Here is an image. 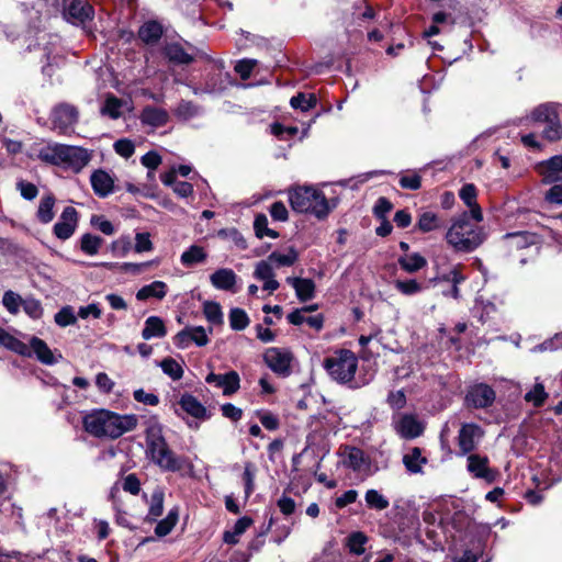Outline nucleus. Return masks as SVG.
<instances>
[{
	"instance_id": "1",
	"label": "nucleus",
	"mask_w": 562,
	"mask_h": 562,
	"mask_svg": "<svg viewBox=\"0 0 562 562\" xmlns=\"http://www.w3.org/2000/svg\"><path fill=\"white\" fill-rule=\"evenodd\" d=\"M136 426L135 415H120L108 409H92L82 417L85 431L99 439H117Z\"/></svg>"
},
{
	"instance_id": "2",
	"label": "nucleus",
	"mask_w": 562,
	"mask_h": 562,
	"mask_svg": "<svg viewBox=\"0 0 562 562\" xmlns=\"http://www.w3.org/2000/svg\"><path fill=\"white\" fill-rule=\"evenodd\" d=\"M37 157L49 165L80 172L92 158V150L80 146L49 143L42 147Z\"/></svg>"
},
{
	"instance_id": "3",
	"label": "nucleus",
	"mask_w": 562,
	"mask_h": 562,
	"mask_svg": "<svg viewBox=\"0 0 562 562\" xmlns=\"http://www.w3.org/2000/svg\"><path fill=\"white\" fill-rule=\"evenodd\" d=\"M446 240L458 252H472L485 240L482 227L472 223L467 212L458 216L446 234Z\"/></svg>"
},
{
	"instance_id": "4",
	"label": "nucleus",
	"mask_w": 562,
	"mask_h": 562,
	"mask_svg": "<svg viewBox=\"0 0 562 562\" xmlns=\"http://www.w3.org/2000/svg\"><path fill=\"white\" fill-rule=\"evenodd\" d=\"M292 209L299 213H311L317 218L328 215L330 207L325 195L312 187H299L289 192Z\"/></svg>"
},
{
	"instance_id": "5",
	"label": "nucleus",
	"mask_w": 562,
	"mask_h": 562,
	"mask_svg": "<svg viewBox=\"0 0 562 562\" xmlns=\"http://www.w3.org/2000/svg\"><path fill=\"white\" fill-rule=\"evenodd\" d=\"M9 338L12 340V346L3 345V347L20 356L35 357L41 363L46 366L56 364L63 359V355L58 350H52L43 339L36 336L30 337L29 344L23 342L11 334H9Z\"/></svg>"
},
{
	"instance_id": "6",
	"label": "nucleus",
	"mask_w": 562,
	"mask_h": 562,
	"mask_svg": "<svg viewBox=\"0 0 562 562\" xmlns=\"http://www.w3.org/2000/svg\"><path fill=\"white\" fill-rule=\"evenodd\" d=\"M562 114V104L548 102L536 106L530 117L535 122L544 123L546 127L542 135L550 142L559 140L562 138V124L560 123V115Z\"/></svg>"
},
{
	"instance_id": "7",
	"label": "nucleus",
	"mask_w": 562,
	"mask_h": 562,
	"mask_svg": "<svg viewBox=\"0 0 562 562\" xmlns=\"http://www.w3.org/2000/svg\"><path fill=\"white\" fill-rule=\"evenodd\" d=\"M328 374L339 383H346L353 379L358 367V360L350 350H340L336 356L327 358L324 363Z\"/></svg>"
},
{
	"instance_id": "8",
	"label": "nucleus",
	"mask_w": 562,
	"mask_h": 562,
	"mask_svg": "<svg viewBox=\"0 0 562 562\" xmlns=\"http://www.w3.org/2000/svg\"><path fill=\"white\" fill-rule=\"evenodd\" d=\"M78 116V110L74 105L67 103L56 105L50 113L53 130L59 134L72 132Z\"/></svg>"
},
{
	"instance_id": "9",
	"label": "nucleus",
	"mask_w": 562,
	"mask_h": 562,
	"mask_svg": "<svg viewBox=\"0 0 562 562\" xmlns=\"http://www.w3.org/2000/svg\"><path fill=\"white\" fill-rule=\"evenodd\" d=\"M484 437V430L474 423H464L461 425L458 434V446L461 456L472 453Z\"/></svg>"
},
{
	"instance_id": "10",
	"label": "nucleus",
	"mask_w": 562,
	"mask_h": 562,
	"mask_svg": "<svg viewBox=\"0 0 562 562\" xmlns=\"http://www.w3.org/2000/svg\"><path fill=\"white\" fill-rule=\"evenodd\" d=\"M267 366L277 374L288 376L291 374L292 353L286 349L271 347L263 355Z\"/></svg>"
},
{
	"instance_id": "11",
	"label": "nucleus",
	"mask_w": 562,
	"mask_h": 562,
	"mask_svg": "<svg viewBox=\"0 0 562 562\" xmlns=\"http://www.w3.org/2000/svg\"><path fill=\"white\" fill-rule=\"evenodd\" d=\"M78 226V212L72 206H66L53 227L54 235L60 240L69 239Z\"/></svg>"
},
{
	"instance_id": "12",
	"label": "nucleus",
	"mask_w": 562,
	"mask_h": 562,
	"mask_svg": "<svg viewBox=\"0 0 562 562\" xmlns=\"http://www.w3.org/2000/svg\"><path fill=\"white\" fill-rule=\"evenodd\" d=\"M495 397V391L490 385L479 383L470 387L465 402L468 406L474 408H487L493 405Z\"/></svg>"
},
{
	"instance_id": "13",
	"label": "nucleus",
	"mask_w": 562,
	"mask_h": 562,
	"mask_svg": "<svg viewBox=\"0 0 562 562\" xmlns=\"http://www.w3.org/2000/svg\"><path fill=\"white\" fill-rule=\"evenodd\" d=\"M467 470L476 479H483L492 483L496 477V471L488 467L490 460L486 456L476 453L468 454Z\"/></svg>"
},
{
	"instance_id": "14",
	"label": "nucleus",
	"mask_w": 562,
	"mask_h": 562,
	"mask_svg": "<svg viewBox=\"0 0 562 562\" xmlns=\"http://www.w3.org/2000/svg\"><path fill=\"white\" fill-rule=\"evenodd\" d=\"M94 11L86 0H72L64 11V18L67 22L75 25L83 24L93 18Z\"/></svg>"
},
{
	"instance_id": "15",
	"label": "nucleus",
	"mask_w": 562,
	"mask_h": 562,
	"mask_svg": "<svg viewBox=\"0 0 562 562\" xmlns=\"http://www.w3.org/2000/svg\"><path fill=\"white\" fill-rule=\"evenodd\" d=\"M191 342L199 347L209 342L207 333L202 326L186 327L175 336V345L181 349L188 348Z\"/></svg>"
},
{
	"instance_id": "16",
	"label": "nucleus",
	"mask_w": 562,
	"mask_h": 562,
	"mask_svg": "<svg viewBox=\"0 0 562 562\" xmlns=\"http://www.w3.org/2000/svg\"><path fill=\"white\" fill-rule=\"evenodd\" d=\"M461 269L462 268H461L460 265L452 266L447 271L437 272L436 277L432 278L430 280V282H432L434 284H436L438 282L451 283L450 290L449 291H445L443 294L445 295H450V296H452L454 299H459L460 297V291H459L458 285L460 283H462L467 279L465 276L462 274Z\"/></svg>"
},
{
	"instance_id": "17",
	"label": "nucleus",
	"mask_w": 562,
	"mask_h": 562,
	"mask_svg": "<svg viewBox=\"0 0 562 562\" xmlns=\"http://www.w3.org/2000/svg\"><path fill=\"white\" fill-rule=\"evenodd\" d=\"M340 457L342 465L355 472H362L369 469V459L357 447H345L340 452Z\"/></svg>"
},
{
	"instance_id": "18",
	"label": "nucleus",
	"mask_w": 562,
	"mask_h": 562,
	"mask_svg": "<svg viewBox=\"0 0 562 562\" xmlns=\"http://www.w3.org/2000/svg\"><path fill=\"white\" fill-rule=\"evenodd\" d=\"M206 383L223 390L224 395H232L239 389L240 379L236 371H229L225 374L211 372L205 378Z\"/></svg>"
},
{
	"instance_id": "19",
	"label": "nucleus",
	"mask_w": 562,
	"mask_h": 562,
	"mask_svg": "<svg viewBox=\"0 0 562 562\" xmlns=\"http://www.w3.org/2000/svg\"><path fill=\"white\" fill-rule=\"evenodd\" d=\"M254 278L258 281H262V289L268 291L270 294L277 291L280 286L279 281L276 279L274 267L268 261V259L260 260L256 263Z\"/></svg>"
},
{
	"instance_id": "20",
	"label": "nucleus",
	"mask_w": 562,
	"mask_h": 562,
	"mask_svg": "<svg viewBox=\"0 0 562 562\" xmlns=\"http://www.w3.org/2000/svg\"><path fill=\"white\" fill-rule=\"evenodd\" d=\"M93 192L99 198L109 196L114 190V179L103 169L94 170L90 176Z\"/></svg>"
},
{
	"instance_id": "21",
	"label": "nucleus",
	"mask_w": 562,
	"mask_h": 562,
	"mask_svg": "<svg viewBox=\"0 0 562 562\" xmlns=\"http://www.w3.org/2000/svg\"><path fill=\"white\" fill-rule=\"evenodd\" d=\"M395 431L405 439H413L422 435L423 426L413 415H402L394 420Z\"/></svg>"
},
{
	"instance_id": "22",
	"label": "nucleus",
	"mask_w": 562,
	"mask_h": 562,
	"mask_svg": "<svg viewBox=\"0 0 562 562\" xmlns=\"http://www.w3.org/2000/svg\"><path fill=\"white\" fill-rule=\"evenodd\" d=\"M504 240L508 249H524L540 244L538 234L530 232L507 233Z\"/></svg>"
},
{
	"instance_id": "23",
	"label": "nucleus",
	"mask_w": 562,
	"mask_h": 562,
	"mask_svg": "<svg viewBox=\"0 0 562 562\" xmlns=\"http://www.w3.org/2000/svg\"><path fill=\"white\" fill-rule=\"evenodd\" d=\"M168 446L166 439L162 436V427L154 423L146 429V453L150 458L162 448Z\"/></svg>"
},
{
	"instance_id": "24",
	"label": "nucleus",
	"mask_w": 562,
	"mask_h": 562,
	"mask_svg": "<svg viewBox=\"0 0 562 562\" xmlns=\"http://www.w3.org/2000/svg\"><path fill=\"white\" fill-rule=\"evenodd\" d=\"M237 281V274L229 268L217 269L210 276L211 284L222 291H235V284Z\"/></svg>"
},
{
	"instance_id": "25",
	"label": "nucleus",
	"mask_w": 562,
	"mask_h": 562,
	"mask_svg": "<svg viewBox=\"0 0 562 562\" xmlns=\"http://www.w3.org/2000/svg\"><path fill=\"white\" fill-rule=\"evenodd\" d=\"M539 171L544 183L562 179V155L553 156L539 165Z\"/></svg>"
},
{
	"instance_id": "26",
	"label": "nucleus",
	"mask_w": 562,
	"mask_h": 562,
	"mask_svg": "<svg viewBox=\"0 0 562 562\" xmlns=\"http://www.w3.org/2000/svg\"><path fill=\"white\" fill-rule=\"evenodd\" d=\"M150 460L165 471L176 472L182 467L181 460L176 457L168 446L150 457Z\"/></svg>"
},
{
	"instance_id": "27",
	"label": "nucleus",
	"mask_w": 562,
	"mask_h": 562,
	"mask_svg": "<svg viewBox=\"0 0 562 562\" xmlns=\"http://www.w3.org/2000/svg\"><path fill=\"white\" fill-rule=\"evenodd\" d=\"M460 199L470 209V215L475 222L483 220L482 210L476 203V188L472 183L464 184L459 191Z\"/></svg>"
},
{
	"instance_id": "28",
	"label": "nucleus",
	"mask_w": 562,
	"mask_h": 562,
	"mask_svg": "<svg viewBox=\"0 0 562 562\" xmlns=\"http://www.w3.org/2000/svg\"><path fill=\"white\" fill-rule=\"evenodd\" d=\"M286 283L295 290L296 296L301 302L312 300L315 295V283L312 279L288 277Z\"/></svg>"
},
{
	"instance_id": "29",
	"label": "nucleus",
	"mask_w": 562,
	"mask_h": 562,
	"mask_svg": "<svg viewBox=\"0 0 562 562\" xmlns=\"http://www.w3.org/2000/svg\"><path fill=\"white\" fill-rule=\"evenodd\" d=\"M164 53L169 61L177 65H189L194 60V56L186 52L179 43L167 44L164 48Z\"/></svg>"
},
{
	"instance_id": "30",
	"label": "nucleus",
	"mask_w": 562,
	"mask_h": 562,
	"mask_svg": "<svg viewBox=\"0 0 562 562\" xmlns=\"http://www.w3.org/2000/svg\"><path fill=\"white\" fill-rule=\"evenodd\" d=\"M167 334V329L164 321L158 316H149L145 321L144 328L142 330V337L145 340L153 338H162Z\"/></svg>"
},
{
	"instance_id": "31",
	"label": "nucleus",
	"mask_w": 562,
	"mask_h": 562,
	"mask_svg": "<svg viewBox=\"0 0 562 562\" xmlns=\"http://www.w3.org/2000/svg\"><path fill=\"white\" fill-rule=\"evenodd\" d=\"M167 294V284L162 281H154L149 284L142 286L137 293L138 301H146L149 299L162 300Z\"/></svg>"
},
{
	"instance_id": "32",
	"label": "nucleus",
	"mask_w": 562,
	"mask_h": 562,
	"mask_svg": "<svg viewBox=\"0 0 562 562\" xmlns=\"http://www.w3.org/2000/svg\"><path fill=\"white\" fill-rule=\"evenodd\" d=\"M168 119L169 115L166 110L155 106H146L140 115L142 122L153 127L164 126Z\"/></svg>"
},
{
	"instance_id": "33",
	"label": "nucleus",
	"mask_w": 562,
	"mask_h": 562,
	"mask_svg": "<svg viewBox=\"0 0 562 562\" xmlns=\"http://www.w3.org/2000/svg\"><path fill=\"white\" fill-rule=\"evenodd\" d=\"M56 199L52 193L43 195L36 212V217L42 224L50 223L55 217L54 206Z\"/></svg>"
},
{
	"instance_id": "34",
	"label": "nucleus",
	"mask_w": 562,
	"mask_h": 562,
	"mask_svg": "<svg viewBox=\"0 0 562 562\" xmlns=\"http://www.w3.org/2000/svg\"><path fill=\"white\" fill-rule=\"evenodd\" d=\"M288 321L292 325H302L306 323L310 327L321 330L324 325V317L322 314H317L314 316H305L301 310H294L288 315Z\"/></svg>"
},
{
	"instance_id": "35",
	"label": "nucleus",
	"mask_w": 562,
	"mask_h": 562,
	"mask_svg": "<svg viewBox=\"0 0 562 562\" xmlns=\"http://www.w3.org/2000/svg\"><path fill=\"white\" fill-rule=\"evenodd\" d=\"M179 405L181 408L188 413L189 415L195 418H205L206 417V408L202 405V403L191 394H184L181 396Z\"/></svg>"
},
{
	"instance_id": "36",
	"label": "nucleus",
	"mask_w": 562,
	"mask_h": 562,
	"mask_svg": "<svg viewBox=\"0 0 562 562\" xmlns=\"http://www.w3.org/2000/svg\"><path fill=\"white\" fill-rule=\"evenodd\" d=\"M161 35L162 26L156 21H147L138 30L139 38L146 44L157 43Z\"/></svg>"
},
{
	"instance_id": "37",
	"label": "nucleus",
	"mask_w": 562,
	"mask_h": 562,
	"mask_svg": "<svg viewBox=\"0 0 562 562\" xmlns=\"http://www.w3.org/2000/svg\"><path fill=\"white\" fill-rule=\"evenodd\" d=\"M267 259L274 268L291 267L297 261L299 254L290 247L285 252L272 251Z\"/></svg>"
},
{
	"instance_id": "38",
	"label": "nucleus",
	"mask_w": 562,
	"mask_h": 562,
	"mask_svg": "<svg viewBox=\"0 0 562 562\" xmlns=\"http://www.w3.org/2000/svg\"><path fill=\"white\" fill-rule=\"evenodd\" d=\"M403 463L409 473H420L423 465L427 463V459L422 456L419 448H413L403 457Z\"/></svg>"
},
{
	"instance_id": "39",
	"label": "nucleus",
	"mask_w": 562,
	"mask_h": 562,
	"mask_svg": "<svg viewBox=\"0 0 562 562\" xmlns=\"http://www.w3.org/2000/svg\"><path fill=\"white\" fill-rule=\"evenodd\" d=\"M252 519L244 516L239 518L232 531H225L223 540L227 544H236L239 541V537L251 526Z\"/></svg>"
},
{
	"instance_id": "40",
	"label": "nucleus",
	"mask_w": 562,
	"mask_h": 562,
	"mask_svg": "<svg viewBox=\"0 0 562 562\" xmlns=\"http://www.w3.org/2000/svg\"><path fill=\"white\" fill-rule=\"evenodd\" d=\"M398 263L404 271L413 273L424 268L427 261L422 255L415 252L401 257Z\"/></svg>"
},
{
	"instance_id": "41",
	"label": "nucleus",
	"mask_w": 562,
	"mask_h": 562,
	"mask_svg": "<svg viewBox=\"0 0 562 562\" xmlns=\"http://www.w3.org/2000/svg\"><path fill=\"white\" fill-rule=\"evenodd\" d=\"M158 366L161 368L162 372L173 381H178L183 376L184 371L182 364L171 357L162 359Z\"/></svg>"
},
{
	"instance_id": "42",
	"label": "nucleus",
	"mask_w": 562,
	"mask_h": 562,
	"mask_svg": "<svg viewBox=\"0 0 562 562\" xmlns=\"http://www.w3.org/2000/svg\"><path fill=\"white\" fill-rule=\"evenodd\" d=\"M206 259V252L198 245H192L181 255V263L186 267H191L201 263Z\"/></svg>"
},
{
	"instance_id": "43",
	"label": "nucleus",
	"mask_w": 562,
	"mask_h": 562,
	"mask_svg": "<svg viewBox=\"0 0 562 562\" xmlns=\"http://www.w3.org/2000/svg\"><path fill=\"white\" fill-rule=\"evenodd\" d=\"M317 98L315 94H305V93H297L296 95L292 97L290 100V104L293 109L301 110L302 112H306L313 108L316 106Z\"/></svg>"
},
{
	"instance_id": "44",
	"label": "nucleus",
	"mask_w": 562,
	"mask_h": 562,
	"mask_svg": "<svg viewBox=\"0 0 562 562\" xmlns=\"http://www.w3.org/2000/svg\"><path fill=\"white\" fill-rule=\"evenodd\" d=\"M394 286L398 292L408 296L420 293L426 289L423 283H419L415 279L396 280Z\"/></svg>"
},
{
	"instance_id": "45",
	"label": "nucleus",
	"mask_w": 562,
	"mask_h": 562,
	"mask_svg": "<svg viewBox=\"0 0 562 562\" xmlns=\"http://www.w3.org/2000/svg\"><path fill=\"white\" fill-rule=\"evenodd\" d=\"M103 243V239L92 234H83L80 239V249L90 256L97 255Z\"/></svg>"
},
{
	"instance_id": "46",
	"label": "nucleus",
	"mask_w": 562,
	"mask_h": 562,
	"mask_svg": "<svg viewBox=\"0 0 562 562\" xmlns=\"http://www.w3.org/2000/svg\"><path fill=\"white\" fill-rule=\"evenodd\" d=\"M524 398L526 402L532 403L535 407H540L548 398V393L543 384L537 381L535 386L525 394Z\"/></svg>"
},
{
	"instance_id": "47",
	"label": "nucleus",
	"mask_w": 562,
	"mask_h": 562,
	"mask_svg": "<svg viewBox=\"0 0 562 562\" xmlns=\"http://www.w3.org/2000/svg\"><path fill=\"white\" fill-rule=\"evenodd\" d=\"M364 498L367 505L372 509L384 510L390 505L389 499L376 490H368Z\"/></svg>"
},
{
	"instance_id": "48",
	"label": "nucleus",
	"mask_w": 562,
	"mask_h": 562,
	"mask_svg": "<svg viewBox=\"0 0 562 562\" xmlns=\"http://www.w3.org/2000/svg\"><path fill=\"white\" fill-rule=\"evenodd\" d=\"M177 521H178V509L173 508L168 513L166 518H164L162 520H160L157 524V526L155 528V533L158 537L167 536L173 529Z\"/></svg>"
},
{
	"instance_id": "49",
	"label": "nucleus",
	"mask_w": 562,
	"mask_h": 562,
	"mask_svg": "<svg viewBox=\"0 0 562 562\" xmlns=\"http://www.w3.org/2000/svg\"><path fill=\"white\" fill-rule=\"evenodd\" d=\"M367 541L368 537L363 532L356 531L350 533V536L348 537L347 547L351 553L356 555H361L366 551L364 544L367 543Z\"/></svg>"
},
{
	"instance_id": "50",
	"label": "nucleus",
	"mask_w": 562,
	"mask_h": 562,
	"mask_svg": "<svg viewBox=\"0 0 562 562\" xmlns=\"http://www.w3.org/2000/svg\"><path fill=\"white\" fill-rule=\"evenodd\" d=\"M249 324L247 313L238 307L232 308L229 312V325L234 330H243Z\"/></svg>"
},
{
	"instance_id": "51",
	"label": "nucleus",
	"mask_w": 562,
	"mask_h": 562,
	"mask_svg": "<svg viewBox=\"0 0 562 562\" xmlns=\"http://www.w3.org/2000/svg\"><path fill=\"white\" fill-rule=\"evenodd\" d=\"M254 229H255L257 237H259V238H263L265 236H268L271 238L278 237V233L268 227V218L265 214H258L255 217Z\"/></svg>"
},
{
	"instance_id": "52",
	"label": "nucleus",
	"mask_w": 562,
	"mask_h": 562,
	"mask_svg": "<svg viewBox=\"0 0 562 562\" xmlns=\"http://www.w3.org/2000/svg\"><path fill=\"white\" fill-rule=\"evenodd\" d=\"M175 113L178 117H180L182 120H190L194 116H198L201 113V109H200V106H198L196 104H194L191 101L182 100L178 104Z\"/></svg>"
},
{
	"instance_id": "53",
	"label": "nucleus",
	"mask_w": 562,
	"mask_h": 562,
	"mask_svg": "<svg viewBox=\"0 0 562 562\" xmlns=\"http://www.w3.org/2000/svg\"><path fill=\"white\" fill-rule=\"evenodd\" d=\"M23 299L18 293L9 290L2 296V304L10 314H18L22 306Z\"/></svg>"
},
{
	"instance_id": "54",
	"label": "nucleus",
	"mask_w": 562,
	"mask_h": 562,
	"mask_svg": "<svg viewBox=\"0 0 562 562\" xmlns=\"http://www.w3.org/2000/svg\"><path fill=\"white\" fill-rule=\"evenodd\" d=\"M440 227V221L438 216L432 212H425L419 216L418 228L428 233Z\"/></svg>"
},
{
	"instance_id": "55",
	"label": "nucleus",
	"mask_w": 562,
	"mask_h": 562,
	"mask_svg": "<svg viewBox=\"0 0 562 562\" xmlns=\"http://www.w3.org/2000/svg\"><path fill=\"white\" fill-rule=\"evenodd\" d=\"M203 313L206 319L214 325L223 322L222 308L216 302H205L203 305Z\"/></svg>"
},
{
	"instance_id": "56",
	"label": "nucleus",
	"mask_w": 562,
	"mask_h": 562,
	"mask_svg": "<svg viewBox=\"0 0 562 562\" xmlns=\"http://www.w3.org/2000/svg\"><path fill=\"white\" fill-rule=\"evenodd\" d=\"M560 348H562V334L558 333L553 337L531 348L530 351L537 353L544 351H555Z\"/></svg>"
},
{
	"instance_id": "57",
	"label": "nucleus",
	"mask_w": 562,
	"mask_h": 562,
	"mask_svg": "<svg viewBox=\"0 0 562 562\" xmlns=\"http://www.w3.org/2000/svg\"><path fill=\"white\" fill-rule=\"evenodd\" d=\"M22 307L25 314L33 319H40L43 315V307L38 300L34 297H26L22 302Z\"/></svg>"
},
{
	"instance_id": "58",
	"label": "nucleus",
	"mask_w": 562,
	"mask_h": 562,
	"mask_svg": "<svg viewBox=\"0 0 562 562\" xmlns=\"http://www.w3.org/2000/svg\"><path fill=\"white\" fill-rule=\"evenodd\" d=\"M55 323L60 327L74 325L77 322V317L71 306H64L59 312L55 314Z\"/></svg>"
},
{
	"instance_id": "59",
	"label": "nucleus",
	"mask_w": 562,
	"mask_h": 562,
	"mask_svg": "<svg viewBox=\"0 0 562 562\" xmlns=\"http://www.w3.org/2000/svg\"><path fill=\"white\" fill-rule=\"evenodd\" d=\"M122 102L115 97L106 98L104 105L101 109L103 115H108L111 119H119L121 116Z\"/></svg>"
},
{
	"instance_id": "60",
	"label": "nucleus",
	"mask_w": 562,
	"mask_h": 562,
	"mask_svg": "<svg viewBox=\"0 0 562 562\" xmlns=\"http://www.w3.org/2000/svg\"><path fill=\"white\" fill-rule=\"evenodd\" d=\"M550 184L552 186L546 192L544 200L550 204L562 205V179Z\"/></svg>"
},
{
	"instance_id": "61",
	"label": "nucleus",
	"mask_w": 562,
	"mask_h": 562,
	"mask_svg": "<svg viewBox=\"0 0 562 562\" xmlns=\"http://www.w3.org/2000/svg\"><path fill=\"white\" fill-rule=\"evenodd\" d=\"M257 64L258 61L256 59L245 58L237 61L234 69L243 80H247L250 78V75Z\"/></svg>"
},
{
	"instance_id": "62",
	"label": "nucleus",
	"mask_w": 562,
	"mask_h": 562,
	"mask_svg": "<svg viewBox=\"0 0 562 562\" xmlns=\"http://www.w3.org/2000/svg\"><path fill=\"white\" fill-rule=\"evenodd\" d=\"M243 481L245 484V498L247 499L255 490V469L251 463L245 465Z\"/></svg>"
},
{
	"instance_id": "63",
	"label": "nucleus",
	"mask_w": 562,
	"mask_h": 562,
	"mask_svg": "<svg viewBox=\"0 0 562 562\" xmlns=\"http://www.w3.org/2000/svg\"><path fill=\"white\" fill-rule=\"evenodd\" d=\"M164 510V494L161 492H155L151 495L150 506L148 516L156 519L162 514Z\"/></svg>"
},
{
	"instance_id": "64",
	"label": "nucleus",
	"mask_w": 562,
	"mask_h": 562,
	"mask_svg": "<svg viewBox=\"0 0 562 562\" xmlns=\"http://www.w3.org/2000/svg\"><path fill=\"white\" fill-rule=\"evenodd\" d=\"M16 189L20 191L21 196L27 201L34 200L38 194L37 187L24 180L16 182Z\"/></svg>"
}]
</instances>
